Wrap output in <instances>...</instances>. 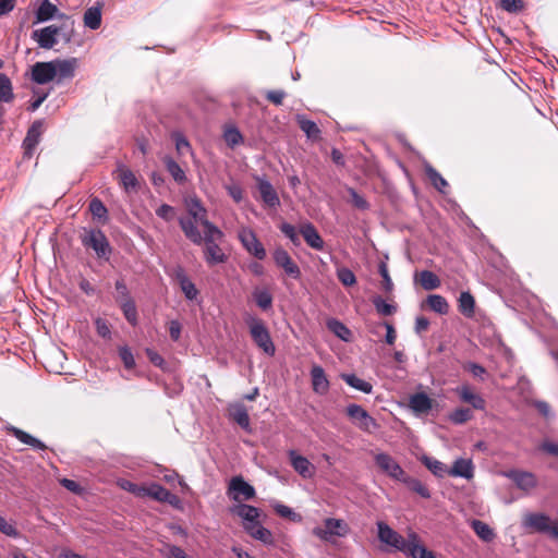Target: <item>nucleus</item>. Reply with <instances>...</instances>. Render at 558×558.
I'll use <instances>...</instances> for the list:
<instances>
[{
	"instance_id": "nucleus-1",
	"label": "nucleus",
	"mask_w": 558,
	"mask_h": 558,
	"mask_svg": "<svg viewBox=\"0 0 558 558\" xmlns=\"http://www.w3.org/2000/svg\"><path fill=\"white\" fill-rule=\"evenodd\" d=\"M377 525V536L378 539L395 548L396 550H399L403 554H407L410 547L414 544V542L417 541V534L415 532H410L408 534V537L404 538L401 534H399L397 531L391 529L386 522L378 521L376 523Z\"/></svg>"
},
{
	"instance_id": "nucleus-2",
	"label": "nucleus",
	"mask_w": 558,
	"mask_h": 558,
	"mask_svg": "<svg viewBox=\"0 0 558 558\" xmlns=\"http://www.w3.org/2000/svg\"><path fill=\"white\" fill-rule=\"evenodd\" d=\"M245 323L248 327L251 338L258 349H260L266 355L274 356L276 353V347L265 323L253 315H247L245 317Z\"/></svg>"
},
{
	"instance_id": "nucleus-3",
	"label": "nucleus",
	"mask_w": 558,
	"mask_h": 558,
	"mask_svg": "<svg viewBox=\"0 0 558 558\" xmlns=\"http://www.w3.org/2000/svg\"><path fill=\"white\" fill-rule=\"evenodd\" d=\"M81 241L85 247L92 248L98 258L109 260L112 248L106 234L100 229L85 230Z\"/></svg>"
},
{
	"instance_id": "nucleus-4",
	"label": "nucleus",
	"mask_w": 558,
	"mask_h": 558,
	"mask_svg": "<svg viewBox=\"0 0 558 558\" xmlns=\"http://www.w3.org/2000/svg\"><path fill=\"white\" fill-rule=\"evenodd\" d=\"M523 525L537 533L548 534L558 539V523H553L550 518L544 513L532 512L523 518Z\"/></svg>"
},
{
	"instance_id": "nucleus-5",
	"label": "nucleus",
	"mask_w": 558,
	"mask_h": 558,
	"mask_svg": "<svg viewBox=\"0 0 558 558\" xmlns=\"http://www.w3.org/2000/svg\"><path fill=\"white\" fill-rule=\"evenodd\" d=\"M347 415L357 428L365 433H373L378 428L376 420L359 404H349L347 407Z\"/></svg>"
},
{
	"instance_id": "nucleus-6",
	"label": "nucleus",
	"mask_w": 558,
	"mask_h": 558,
	"mask_svg": "<svg viewBox=\"0 0 558 558\" xmlns=\"http://www.w3.org/2000/svg\"><path fill=\"white\" fill-rule=\"evenodd\" d=\"M374 461L383 473L395 481L402 483L408 475L396 459L386 452L376 453L374 456Z\"/></svg>"
},
{
	"instance_id": "nucleus-7",
	"label": "nucleus",
	"mask_w": 558,
	"mask_h": 558,
	"mask_svg": "<svg viewBox=\"0 0 558 558\" xmlns=\"http://www.w3.org/2000/svg\"><path fill=\"white\" fill-rule=\"evenodd\" d=\"M349 531V525L342 519L328 518L324 521V527L317 526L313 533L320 539L328 541L331 536L344 537Z\"/></svg>"
},
{
	"instance_id": "nucleus-8",
	"label": "nucleus",
	"mask_w": 558,
	"mask_h": 558,
	"mask_svg": "<svg viewBox=\"0 0 558 558\" xmlns=\"http://www.w3.org/2000/svg\"><path fill=\"white\" fill-rule=\"evenodd\" d=\"M238 238L243 247L257 259H264L266 257V250L260 241L257 239L256 233L247 227H243L239 230Z\"/></svg>"
},
{
	"instance_id": "nucleus-9",
	"label": "nucleus",
	"mask_w": 558,
	"mask_h": 558,
	"mask_svg": "<svg viewBox=\"0 0 558 558\" xmlns=\"http://www.w3.org/2000/svg\"><path fill=\"white\" fill-rule=\"evenodd\" d=\"M255 488L242 476H234L229 482L228 496L234 501L251 500L255 497Z\"/></svg>"
},
{
	"instance_id": "nucleus-10",
	"label": "nucleus",
	"mask_w": 558,
	"mask_h": 558,
	"mask_svg": "<svg viewBox=\"0 0 558 558\" xmlns=\"http://www.w3.org/2000/svg\"><path fill=\"white\" fill-rule=\"evenodd\" d=\"M272 258L276 266L283 269L286 275L290 278L299 279L301 277L300 267L284 248L277 247L272 253Z\"/></svg>"
},
{
	"instance_id": "nucleus-11",
	"label": "nucleus",
	"mask_w": 558,
	"mask_h": 558,
	"mask_svg": "<svg viewBox=\"0 0 558 558\" xmlns=\"http://www.w3.org/2000/svg\"><path fill=\"white\" fill-rule=\"evenodd\" d=\"M173 278L180 286V289L183 292V294L187 301L193 302V301L197 300L199 291L197 290L195 284L192 282V280L189 278V276L183 267L178 266L174 268Z\"/></svg>"
},
{
	"instance_id": "nucleus-12",
	"label": "nucleus",
	"mask_w": 558,
	"mask_h": 558,
	"mask_svg": "<svg viewBox=\"0 0 558 558\" xmlns=\"http://www.w3.org/2000/svg\"><path fill=\"white\" fill-rule=\"evenodd\" d=\"M146 496L157 501L167 502L171 506H177L180 502L177 495L172 494L167 488L156 483H153L148 486H144L142 497Z\"/></svg>"
},
{
	"instance_id": "nucleus-13",
	"label": "nucleus",
	"mask_w": 558,
	"mask_h": 558,
	"mask_svg": "<svg viewBox=\"0 0 558 558\" xmlns=\"http://www.w3.org/2000/svg\"><path fill=\"white\" fill-rule=\"evenodd\" d=\"M58 31L56 25H49L44 28L35 29L32 33V38L38 44L40 48L52 49L58 43Z\"/></svg>"
},
{
	"instance_id": "nucleus-14",
	"label": "nucleus",
	"mask_w": 558,
	"mask_h": 558,
	"mask_svg": "<svg viewBox=\"0 0 558 558\" xmlns=\"http://www.w3.org/2000/svg\"><path fill=\"white\" fill-rule=\"evenodd\" d=\"M257 189L263 203L270 208H276L280 205L278 193L272 184L265 178H256Z\"/></svg>"
},
{
	"instance_id": "nucleus-15",
	"label": "nucleus",
	"mask_w": 558,
	"mask_h": 558,
	"mask_svg": "<svg viewBox=\"0 0 558 558\" xmlns=\"http://www.w3.org/2000/svg\"><path fill=\"white\" fill-rule=\"evenodd\" d=\"M505 476L510 478L518 488L529 492L536 487L537 480L536 476L531 472L519 471V470H510L504 473Z\"/></svg>"
},
{
	"instance_id": "nucleus-16",
	"label": "nucleus",
	"mask_w": 558,
	"mask_h": 558,
	"mask_svg": "<svg viewBox=\"0 0 558 558\" xmlns=\"http://www.w3.org/2000/svg\"><path fill=\"white\" fill-rule=\"evenodd\" d=\"M435 401L425 392H416L409 398V408L415 415H426L430 412Z\"/></svg>"
},
{
	"instance_id": "nucleus-17",
	"label": "nucleus",
	"mask_w": 558,
	"mask_h": 558,
	"mask_svg": "<svg viewBox=\"0 0 558 558\" xmlns=\"http://www.w3.org/2000/svg\"><path fill=\"white\" fill-rule=\"evenodd\" d=\"M53 62H36L32 68V80L37 84H47L56 77Z\"/></svg>"
},
{
	"instance_id": "nucleus-18",
	"label": "nucleus",
	"mask_w": 558,
	"mask_h": 558,
	"mask_svg": "<svg viewBox=\"0 0 558 558\" xmlns=\"http://www.w3.org/2000/svg\"><path fill=\"white\" fill-rule=\"evenodd\" d=\"M289 459L292 468L303 478H311L315 474V466L308 461L307 458L299 454L295 450L289 451Z\"/></svg>"
},
{
	"instance_id": "nucleus-19",
	"label": "nucleus",
	"mask_w": 558,
	"mask_h": 558,
	"mask_svg": "<svg viewBox=\"0 0 558 558\" xmlns=\"http://www.w3.org/2000/svg\"><path fill=\"white\" fill-rule=\"evenodd\" d=\"M204 259L208 266H215L227 262L228 256L217 242L204 243Z\"/></svg>"
},
{
	"instance_id": "nucleus-20",
	"label": "nucleus",
	"mask_w": 558,
	"mask_h": 558,
	"mask_svg": "<svg viewBox=\"0 0 558 558\" xmlns=\"http://www.w3.org/2000/svg\"><path fill=\"white\" fill-rule=\"evenodd\" d=\"M245 532L251 535L253 538L262 542L265 545H272L274 544V536L272 533L264 527L259 520L254 521L252 523H245L243 526Z\"/></svg>"
},
{
	"instance_id": "nucleus-21",
	"label": "nucleus",
	"mask_w": 558,
	"mask_h": 558,
	"mask_svg": "<svg viewBox=\"0 0 558 558\" xmlns=\"http://www.w3.org/2000/svg\"><path fill=\"white\" fill-rule=\"evenodd\" d=\"M300 233L304 241L314 250L320 251L324 248V240L318 233L317 229L311 222H304L300 226Z\"/></svg>"
},
{
	"instance_id": "nucleus-22",
	"label": "nucleus",
	"mask_w": 558,
	"mask_h": 558,
	"mask_svg": "<svg viewBox=\"0 0 558 558\" xmlns=\"http://www.w3.org/2000/svg\"><path fill=\"white\" fill-rule=\"evenodd\" d=\"M43 122L35 121L32 126L28 129L26 137L23 141L24 154L29 158L32 157L35 147L39 143V138L41 135Z\"/></svg>"
},
{
	"instance_id": "nucleus-23",
	"label": "nucleus",
	"mask_w": 558,
	"mask_h": 558,
	"mask_svg": "<svg viewBox=\"0 0 558 558\" xmlns=\"http://www.w3.org/2000/svg\"><path fill=\"white\" fill-rule=\"evenodd\" d=\"M197 223L199 221H195L192 218H183L179 219V225L184 233V235L195 245L203 244V235L197 228Z\"/></svg>"
},
{
	"instance_id": "nucleus-24",
	"label": "nucleus",
	"mask_w": 558,
	"mask_h": 558,
	"mask_svg": "<svg viewBox=\"0 0 558 558\" xmlns=\"http://www.w3.org/2000/svg\"><path fill=\"white\" fill-rule=\"evenodd\" d=\"M312 387L314 392L318 395H326L329 390V380L326 377L325 371L319 365H314L311 369Z\"/></svg>"
},
{
	"instance_id": "nucleus-25",
	"label": "nucleus",
	"mask_w": 558,
	"mask_h": 558,
	"mask_svg": "<svg viewBox=\"0 0 558 558\" xmlns=\"http://www.w3.org/2000/svg\"><path fill=\"white\" fill-rule=\"evenodd\" d=\"M448 474L453 477L471 480L474 475V466L470 459H457L449 469Z\"/></svg>"
},
{
	"instance_id": "nucleus-26",
	"label": "nucleus",
	"mask_w": 558,
	"mask_h": 558,
	"mask_svg": "<svg viewBox=\"0 0 558 558\" xmlns=\"http://www.w3.org/2000/svg\"><path fill=\"white\" fill-rule=\"evenodd\" d=\"M64 13H61L57 5L49 0H43L36 11L37 22H47L52 19H63Z\"/></svg>"
},
{
	"instance_id": "nucleus-27",
	"label": "nucleus",
	"mask_w": 558,
	"mask_h": 558,
	"mask_svg": "<svg viewBox=\"0 0 558 558\" xmlns=\"http://www.w3.org/2000/svg\"><path fill=\"white\" fill-rule=\"evenodd\" d=\"M231 512L243 520V526L245 523L257 521L260 515L258 508L243 502L232 507Z\"/></svg>"
},
{
	"instance_id": "nucleus-28",
	"label": "nucleus",
	"mask_w": 558,
	"mask_h": 558,
	"mask_svg": "<svg viewBox=\"0 0 558 558\" xmlns=\"http://www.w3.org/2000/svg\"><path fill=\"white\" fill-rule=\"evenodd\" d=\"M185 207L191 218L194 219L195 221H199V223H203V221L207 220V210L203 206L198 197L193 196L186 198Z\"/></svg>"
},
{
	"instance_id": "nucleus-29",
	"label": "nucleus",
	"mask_w": 558,
	"mask_h": 558,
	"mask_svg": "<svg viewBox=\"0 0 558 558\" xmlns=\"http://www.w3.org/2000/svg\"><path fill=\"white\" fill-rule=\"evenodd\" d=\"M460 399L471 404L476 410H484L486 402L484 398L475 392L469 386H462L457 389Z\"/></svg>"
},
{
	"instance_id": "nucleus-30",
	"label": "nucleus",
	"mask_w": 558,
	"mask_h": 558,
	"mask_svg": "<svg viewBox=\"0 0 558 558\" xmlns=\"http://www.w3.org/2000/svg\"><path fill=\"white\" fill-rule=\"evenodd\" d=\"M56 77L59 81L72 78L74 76V71L76 66V59H68V60H53Z\"/></svg>"
},
{
	"instance_id": "nucleus-31",
	"label": "nucleus",
	"mask_w": 558,
	"mask_h": 558,
	"mask_svg": "<svg viewBox=\"0 0 558 558\" xmlns=\"http://www.w3.org/2000/svg\"><path fill=\"white\" fill-rule=\"evenodd\" d=\"M7 429L11 435H13L16 439H19L24 445L31 446L37 450H45L47 448L46 445L41 440L37 439L36 437L29 435L28 433H26L17 427L9 426Z\"/></svg>"
},
{
	"instance_id": "nucleus-32",
	"label": "nucleus",
	"mask_w": 558,
	"mask_h": 558,
	"mask_svg": "<svg viewBox=\"0 0 558 558\" xmlns=\"http://www.w3.org/2000/svg\"><path fill=\"white\" fill-rule=\"evenodd\" d=\"M163 163H165L167 171L170 173L172 179L178 184H184L187 181L184 170L180 167V165L172 157L166 156L163 158Z\"/></svg>"
},
{
	"instance_id": "nucleus-33",
	"label": "nucleus",
	"mask_w": 558,
	"mask_h": 558,
	"mask_svg": "<svg viewBox=\"0 0 558 558\" xmlns=\"http://www.w3.org/2000/svg\"><path fill=\"white\" fill-rule=\"evenodd\" d=\"M231 418L239 424L243 429L250 430V416L245 405L235 404L230 409Z\"/></svg>"
},
{
	"instance_id": "nucleus-34",
	"label": "nucleus",
	"mask_w": 558,
	"mask_h": 558,
	"mask_svg": "<svg viewBox=\"0 0 558 558\" xmlns=\"http://www.w3.org/2000/svg\"><path fill=\"white\" fill-rule=\"evenodd\" d=\"M424 171L433 186L440 193H446L445 190L448 187V182L442 175L427 162L424 165Z\"/></svg>"
},
{
	"instance_id": "nucleus-35",
	"label": "nucleus",
	"mask_w": 558,
	"mask_h": 558,
	"mask_svg": "<svg viewBox=\"0 0 558 558\" xmlns=\"http://www.w3.org/2000/svg\"><path fill=\"white\" fill-rule=\"evenodd\" d=\"M84 25L89 29H98L101 25V8L94 5L88 8L84 13Z\"/></svg>"
},
{
	"instance_id": "nucleus-36",
	"label": "nucleus",
	"mask_w": 558,
	"mask_h": 558,
	"mask_svg": "<svg viewBox=\"0 0 558 558\" xmlns=\"http://www.w3.org/2000/svg\"><path fill=\"white\" fill-rule=\"evenodd\" d=\"M326 325L327 328L339 339L350 341L352 332L343 323L336 318H330L327 320Z\"/></svg>"
},
{
	"instance_id": "nucleus-37",
	"label": "nucleus",
	"mask_w": 558,
	"mask_h": 558,
	"mask_svg": "<svg viewBox=\"0 0 558 558\" xmlns=\"http://www.w3.org/2000/svg\"><path fill=\"white\" fill-rule=\"evenodd\" d=\"M426 304L437 314L446 315L449 312V304L442 295L429 294L426 299Z\"/></svg>"
},
{
	"instance_id": "nucleus-38",
	"label": "nucleus",
	"mask_w": 558,
	"mask_h": 558,
	"mask_svg": "<svg viewBox=\"0 0 558 558\" xmlns=\"http://www.w3.org/2000/svg\"><path fill=\"white\" fill-rule=\"evenodd\" d=\"M459 311L465 317H472L475 310V300L469 291L461 292L459 296Z\"/></svg>"
},
{
	"instance_id": "nucleus-39",
	"label": "nucleus",
	"mask_w": 558,
	"mask_h": 558,
	"mask_svg": "<svg viewBox=\"0 0 558 558\" xmlns=\"http://www.w3.org/2000/svg\"><path fill=\"white\" fill-rule=\"evenodd\" d=\"M341 378L345 381L347 385L359 391L364 393H371L373 391V386L371 383L359 378L354 374H341Z\"/></svg>"
},
{
	"instance_id": "nucleus-40",
	"label": "nucleus",
	"mask_w": 558,
	"mask_h": 558,
	"mask_svg": "<svg viewBox=\"0 0 558 558\" xmlns=\"http://www.w3.org/2000/svg\"><path fill=\"white\" fill-rule=\"evenodd\" d=\"M422 463L437 477H444L448 474L449 469L441 461L423 456L421 458Z\"/></svg>"
},
{
	"instance_id": "nucleus-41",
	"label": "nucleus",
	"mask_w": 558,
	"mask_h": 558,
	"mask_svg": "<svg viewBox=\"0 0 558 558\" xmlns=\"http://www.w3.org/2000/svg\"><path fill=\"white\" fill-rule=\"evenodd\" d=\"M204 227L203 243L218 242L222 240L223 232L208 219L201 223Z\"/></svg>"
},
{
	"instance_id": "nucleus-42",
	"label": "nucleus",
	"mask_w": 558,
	"mask_h": 558,
	"mask_svg": "<svg viewBox=\"0 0 558 558\" xmlns=\"http://www.w3.org/2000/svg\"><path fill=\"white\" fill-rule=\"evenodd\" d=\"M61 25L57 26L58 36H60L65 43H70L74 33V21L71 16L64 14Z\"/></svg>"
},
{
	"instance_id": "nucleus-43",
	"label": "nucleus",
	"mask_w": 558,
	"mask_h": 558,
	"mask_svg": "<svg viewBox=\"0 0 558 558\" xmlns=\"http://www.w3.org/2000/svg\"><path fill=\"white\" fill-rule=\"evenodd\" d=\"M253 299L256 305L263 311H267L272 306V295L267 289H254Z\"/></svg>"
},
{
	"instance_id": "nucleus-44",
	"label": "nucleus",
	"mask_w": 558,
	"mask_h": 558,
	"mask_svg": "<svg viewBox=\"0 0 558 558\" xmlns=\"http://www.w3.org/2000/svg\"><path fill=\"white\" fill-rule=\"evenodd\" d=\"M410 490L416 493L422 498L428 499L430 498L429 489L417 478H414L410 475H407L404 481L402 482Z\"/></svg>"
},
{
	"instance_id": "nucleus-45",
	"label": "nucleus",
	"mask_w": 558,
	"mask_h": 558,
	"mask_svg": "<svg viewBox=\"0 0 558 558\" xmlns=\"http://www.w3.org/2000/svg\"><path fill=\"white\" fill-rule=\"evenodd\" d=\"M119 172L120 182L123 185L124 190L126 192L135 191L138 186V181L135 174L130 169L124 167H120Z\"/></svg>"
},
{
	"instance_id": "nucleus-46",
	"label": "nucleus",
	"mask_w": 558,
	"mask_h": 558,
	"mask_svg": "<svg viewBox=\"0 0 558 558\" xmlns=\"http://www.w3.org/2000/svg\"><path fill=\"white\" fill-rule=\"evenodd\" d=\"M298 123L300 129L306 134L308 138L316 140L319 137L320 130L314 121L308 120L303 116H298Z\"/></svg>"
},
{
	"instance_id": "nucleus-47",
	"label": "nucleus",
	"mask_w": 558,
	"mask_h": 558,
	"mask_svg": "<svg viewBox=\"0 0 558 558\" xmlns=\"http://www.w3.org/2000/svg\"><path fill=\"white\" fill-rule=\"evenodd\" d=\"M471 525L476 535L484 542H490L495 537L493 529L487 523L481 520H473Z\"/></svg>"
},
{
	"instance_id": "nucleus-48",
	"label": "nucleus",
	"mask_w": 558,
	"mask_h": 558,
	"mask_svg": "<svg viewBox=\"0 0 558 558\" xmlns=\"http://www.w3.org/2000/svg\"><path fill=\"white\" fill-rule=\"evenodd\" d=\"M14 99L13 86L7 74L0 73V101L11 102Z\"/></svg>"
},
{
	"instance_id": "nucleus-49",
	"label": "nucleus",
	"mask_w": 558,
	"mask_h": 558,
	"mask_svg": "<svg viewBox=\"0 0 558 558\" xmlns=\"http://www.w3.org/2000/svg\"><path fill=\"white\" fill-rule=\"evenodd\" d=\"M418 276H420V283L425 290L430 291V290H435L440 287V283H441L440 279L433 271L423 270L420 272Z\"/></svg>"
},
{
	"instance_id": "nucleus-50",
	"label": "nucleus",
	"mask_w": 558,
	"mask_h": 558,
	"mask_svg": "<svg viewBox=\"0 0 558 558\" xmlns=\"http://www.w3.org/2000/svg\"><path fill=\"white\" fill-rule=\"evenodd\" d=\"M377 313L381 316H390L397 312V306L387 303L381 296L376 295L372 300Z\"/></svg>"
},
{
	"instance_id": "nucleus-51",
	"label": "nucleus",
	"mask_w": 558,
	"mask_h": 558,
	"mask_svg": "<svg viewBox=\"0 0 558 558\" xmlns=\"http://www.w3.org/2000/svg\"><path fill=\"white\" fill-rule=\"evenodd\" d=\"M125 319L132 325H137V310L134 300L126 301L124 303L119 304Z\"/></svg>"
},
{
	"instance_id": "nucleus-52",
	"label": "nucleus",
	"mask_w": 558,
	"mask_h": 558,
	"mask_svg": "<svg viewBox=\"0 0 558 558\" xmlns=\"http://www.w3.org/2000/svg\"><path fill=\"white\" fill-rule=\"evenodd\" d=\"M274 510L281 518L289 519L292 522H301L302 521V515L300 513H296L293 509H291L290 507H288L286 505L277 502L274 505Z\"/></svg>"
},
{
	"instance_id": "nucleus-53",
	"label": "nucleus",
	"mask_w": 558,
	"mask_h": 558,
	"mask_svg": "<svg viewBox=\"0 0 558 558\" xmlns=\"http://www.w3.org/2000/svg\"><path fill=\"white\" fill-rule=\"evenodd\" d=\"M473 413L468 408H458L449 414V420L454 424H463L470 421Z\"/></svg>"
},
{
	"instance_id": "nucleus-54",
	"label": "nucleus",
	"mask_w": 558,
	"mask_h": 558,
	"mask_svg": "<svg viewBox=\"0 0 558 558\" xmlns=\"http://www.w3.org/2000/svg\"><path fill=\"white\" fill-rule=\"evenodd\" d=\"M223 138L227 143V145L231 148L235 147L236 145L241 144L243 142V136L241 132L236 128H228L223 133Z\"/></svg>"
},
{
	"instance_id": "nucleus-55",
	"label": "nucleus",
	"mask_w": 558,
	"mask_h": 558,
	"mask_svg": "<svg viewBox=\"0 0 558 558\" xmlns=\"http://www.w3.org/2000/svg\"><path fill=\"white\" fill-rule=\"evenodd\" d=\"M114 288H116L114 299L118 302V304H121V303L132 300L130 291H129L123 279L117 280L114 283Z\"/></svg>"
},
{
	"instance_id": "nucleus-56",
	"label": "nucleus",
	"mask_w": 558,
	"mask_h": 558,
	"mask_svg": "<svg viewBox=\"0 0 558 558\" xmlns=\"http://www.w3.org/2000/svg\"><path fill=\"white\" fill-rule=\"evenodd\" d=\"M337 278L344 287H351L356 283V277L354 272L347 267L337 269Z\"/></svg>"
},
{
	"instance_id": "nucleus-57",
	"label": "nucleus",
	"mask_w": 558,
	"mask_h": 558,
	"mask_svg": "<svg viewBox=\"0 0 558 558\" xmlns=\"http://www.w3.org/2000/svg\"><path fill=\"white\" fill-rule=\"evenodd\" d=\"M378 271H379V275L383 278V281H381L383 290L385 292H387V293L392 292V290H393V282H392L391 278H390V275H389L388 267H387L386 263L381 262L379 264Z\"/></svg>"
},
{
	"instance_id": "nucleus-58",
	"label": "nucleus",
	"mask_w": 558,
	"mask_h": 558,
	"mask_svg": "<svg viewBox=\"0 0 558 558\" xmlns=\"http://www.w3.org/2000/svg\"><path fill=\"white\" fill-rule=\"evenodd\" d=\"M160 553L166 558H187L184 550L177 545L165 544Z\"/></svg>"
},
{
	"instance_id": "nucleus-59",
	"label": "nucleus",
	"mask_w": 558,
	"mask_h": 558,
	"mask_svg": "<svg viewBox=\"0 0 558 558\" xmlns=\"http://www.w3.org/2000/svg\"><path fill=\"white\" fill-rule=\"evenodd\" d=\"M89 210L94 217L99 219L106 217L108 213L104 203L96 197L89 202Z\"/></svg>"
},
{
	"instance_id": "nucleus-60",
	"label": "nucleus",
	"mask_w": 558,
	"mask_h": 558,
	"mask_svg": "<svg viewBox=\"0 0 558 558\" xmlns=\"http://www.w3.org/2000/svg\"><path fill=\"white\" fill-rule=\"evenodd\" d=\"M281 232L293 243V245L299 246L301 244L299 234L294 226L283 222L280 226Z\"/></svg>"
},
{
	"instance_id": "nucleus-61",
	"label": "nucleus",
	"mask_w": 558,
	"mask_h": 558,
	"mask_svg": "<svg viewBox=\"0 0 558 558\" xmlns=\"http://www.w3.org/2000/svg\"><path fill=\"white\" fill-rule=\"evenodd\" d=\"M156 215L160 219L169 222L172 221L175 217V208L171 205L162 204L156 209Z\"/></svg>"
},
{
	"instance_id": "nucleus-62",
	"label": "nucleus",
	"mask_w": 558,
	"mask_h": 558,
	"mask_svg": "<svg viewBox=\"0 0 558 558\" xmlns=\"http://www.w3.org/2000/svg\"><path fill=\"white\" fill-rule=\"evenodd\" d=\"M119 356L123 362L125 368L131 369L135 366L133 353L126 345L119 348Z\"/></svg>"
},
{
	"instance_id": "nucleus-63",
	"label": "nucleus",
	"mask_w": 558,
	"mask_h": 558,
	"mask_svg": "<svg viewBox=\"0 0 558 558\" xmlns=\"http://www.w3.org/2000/svg\"><path fill=\"white\" fill-rule=\"evenodd\" d=\"M174 142H175V149L179 154H184L185 151H189L191 149V145L189 141L185 138V136L180 133L175 132L172 135Z\"/></svg>"
},
{
	"instance_id": "nucleus-64",
	"label": "nucleus",
	"mask_w": 558,
	"mask_h": 558,
	"mask_svg": "<svg viewBox=\"0 0 558 558\" xmlns=\"http://www.w3.org/2000/svg\"><path fill=\"white\" fill-rule=\"evenodd\" d=\"M348 193L351 196V203L353 204L354 207L362 210L368 209L369 205L367 201L363 196H361L354 189L349 187Z\"/></svg>"
}]
</instances>
